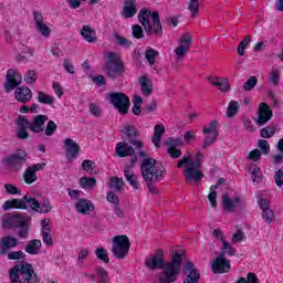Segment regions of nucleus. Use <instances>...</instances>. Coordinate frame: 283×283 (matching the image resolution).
Masks as SVG:
<instances>
[{
  "mask_svg": "<svg viewBox=\"0 0 283 283\" xmlns=\"http://www.w3.org/2000/svg\"><path fill=\"white\" fill-rule=\"evenodd\" d=\"M205 160V153L201 150L197 151L196 158L190 159L188 156H184L178 163V169H182L184 165H186L184 170V176L186 178V182H201L202 178H205V174H202V163Z\"/></svg>",
  "mask_w": 283,
  "mask_h": 283,
  "instance_id": "1",
  "label": "nucleus"
},
{
  "mask_svg": "<svg viewBox=\"0 0 283 283\" xmlns=\"http://www.w3.org/2000/svg\"><path fill=\"white\" fill-rule=\"evenodd\" d=\"M2 224L8 229H19L17 232L20 240H28L32 231V218L23 212L8 213L2 217Z\"/></svg>",
  "mask_w": 283,
  "mask_h": 283,
  "instance_id": "2",
  "label": "nucleus"
},
{
  "mask_svg": "<svg viewBox=\"0 0 283 283\" xmlns=\"http://www.w3.org/2000/svg\"><path fill=\"white\" fill-rule=\"evenodd\" d=\"M138 21L148 36H151L154 32L158 39L163 36V23L160 22V13L158 11L151 12L149 9H142L138 14Z\"/></svg>",
  "mask_w": 283,
  "mask_h": 283,
  "instance_id": "3",
  "label": "nucleus"
},
{
  "mask_svg": "<svg viewBox=\"0 0 283 283\" xmlns=\"http://www.w3.org/2000/svg\"><path fill=\"white\" fill-rule=\"evenodd\" d=\"M11 283H41L39 275L34 273V268L28 262L15 264L9 271Z\"/></svg>",
  "mask_w": 283,
  "mask_h": 283,
  "instance_id": "4",
  "label": "nucleus"
},
{
  "mask_svg": "<svg viewBox=\"0 0 283 283\" xmlns=\"http://www.w3.org/2000/svg\"><path fill=\"white\" fill-rule=\"evenodd\" d=\"M140 171H142V177L143 172L147 171V174L151 175V180H156V182H160L163 178H165V167L163 164L156 163V159L154 158H147L144 159V161L140 165Z\"/></svg>",
  "mask_w": 283,
  "mask_h": 283,
  "instance_id": "5",
  "label": "nucleus"
},
{
  "mask_svg": "<svg viewBox=\"0 0 283 283\" xmlns=\"http://www.w3.org/2000/svg\"><path fill=\"white\" fill-rule=\"evenodd\" d=\"M125 73V63L123 60H116V54L109 52L106 60V75L112 81L119 78Z\"/></svg>",
  "mask_w": 283,
  "mask_h": 283,
  "instance_id": "6",
  "label": "nucleus"
},
{
  "mask_svg": "<svg viewBox=\"0 0 283 283\" xmlns=\"http://www.w3.org/2000/svg\"><path fill=\"white\" fill-rule=\"evenodd\" d=\"M130 247L132 242H129V238L127 235H116L113 238L112 253L117 260H125V258H127V253H129Z\"/></svg>",
  "mask_w": 283,
  "mask_h": 283,
  "instance_id": "7",
  "label": "nucleus"
},
{
  "mask_svg": "<svg viewBox=\"0 0 283 283\" xmlns=\"http://www.w3.org/2000/svg\"><path fill=\"white\" fill-rule=\"evenodd\" d=\"M107 98L119 114L125 115L127 112H129V105H132V102L125 93L112 92L107 94Z\"/></svg>",
  "mask_w": 283,
  "mask_h": 283,
  "instance_id": "8",
  "label": "nucleus"
},
{
  "mask_svg": "<svg viewBox=\"0 0 283 283\" xmlns=\"http://www.w3.org/2000/svg\"><path fill=\"white\" fill-rule=\"evenodd\" d=\"M202 134L206 137L203 138L201 148L208 149V147H211V145L216 144V140L220 135V133L218 132V120L213 119L212 122H210L209 126L203 127Z\"/></svg>",
  "mask_w": 283,
  "mask_h": 283,
  "instance_id": "9",
  "label": "nucleus"
},
{
  "mask_svg": "<svg viewBox=\"0 0 283 283\" xmlns=\"http://www.w3.org/2000/svg\"><path fill=\"white\" fill-rule=\"evenodd\" d=\"M124 140H127L128 145H133L136 149H142L144 147L143 142L138 139V130L136 126L126 124L122 129Z\"/></svg>",
  "mask_w": 283,
  "mask_h": 283,
  "instance_id": "10",
  "label": "nucleus"
},
{
  "mask_svg": "<svg viewBox=\"0 0 283 283\" xmlns=\"http://www.w3.org/2000/svg\"><path fill=\"white\" fill-rule=\"evenodd\" d=\"M25 153H15L3 158L4 165H7L11 171H21L23 165H25Z\"/></svg>",
  "mask_w": 283,
  "mask_h": 283,
  "instance_id": "11",
  "label": "nucleus"
},
{
  "mask_svg": "<svg viewBox=\"0 0 283 283\" xmlns=\"http://www.w3.org/2000/svg\"><path fill=\"white\" fill-rule=\"evenodd\" d=\"M41 195H25L23 198L18 199L15 205L19 209L25 211V209H32V211H39L41 209Z\"/></svg>",
  "mask_w": 283,
  "mask_h": 283,
  "instance_id": "12",
  "label": "nucleus"
},
{
  "mask_svg": "<svg viewBox=\"0 0 283 283\" xmlns=\"http://www.w3.org/2000/svg\"><path fill=\"white\" fill-rule=\"evenodd\" d=\"M221 205L224 211H228L229 213H231V211H234L235 209H244V207H247V203L242 201V197L237 196L234 198H231L229 192L222 195Z\"/></svg>",
  "mask_w": 283,
  "mask_h": 283,
  "instance_id": "13",
  "label": "nucleus"
},
{
  "mask_svg": "<svg viewBox=\"0 0 283 283\" xmlns=\"http://www.w3.org/2000/svg\"><path fill=\"white\" fill-rule=\"evenodd\" d=\"M115 155L118 158H127L130 156V167L134 165H136V163H138V157H136V150L134 149V147L129 146V144L125 143V142H119L117 143L116 147H115Z\"/></svg>",
  "mask_w": 283,
  "mask_h": 283,
  "instance_id": "14",
  "label": "nucleus"
},
{
  "mask_svg": "<svg viewBox=\"0 0 283 283\" xmlns=\"http://www.w3.org/2000/svg\"><path fill=\"white\" fill-rule=\"evenodd\" d=\"M23 82V77L17 71L10 69L7 72L6 81H4V92L10 93L14 87H19Z\"/></svg>",
  "mask_w": 283,
  "mask_h": 283,
  "instance_id": "15",
  "label": "nucleus"
},
{
  "mask_svg": "<svg viewBox=\"0 0 283 283\" xmlns=\"http://www.w3.org/2000/svg\"><path fill=\"white\" fill-rule=\"evenodd\" d=\"M212 273L222 274L229 273L231 271V260L224 258V255L219 254L211 263Z\"/></svg>",
  "mask_w": 283,
  "mask_h": 283,
  "instance_id": "16",
  "label": "nucleus"
},
{
  "mask_svg": "<svg viewBox=\"0 0 283 283\" xmlns=\"http://www.w3.org/2000/svg\"><path fill=\"white\" fill-rule=\"evenodd\" d=\"M45 123H48V115H35L31 120L27 119L30 132L33 134H43L45 132Z\"/></svg>",
  "mask_w": 283,
  "mask_h": 283,
  "instance_id": "17",
  "label": "nucleus"
},
{
  "mask_svg": "<svg viewBox=\"0 0 283 283\" xmlns=\"http://www.w3.org/2000/svg\"><path fill=\"white\" fill-rule=\"evenodd\" d=\"M45 169V164H34L25 169L23 174V179L27 185H32L39 180L36 171H43Z\"/></svg>",
  "mask_w": 283,
  "mask_h": 283,
  "instance_id": "18",
  "label": "nucleus"
},
{
  "mask_svg": "<svg viewBox=\"0 0 283 283\" xmlns=\"http://www.w3.org/2000/svg\"><path fill=\"white\" fill-rule=\"evenodd\" d=\"M270 118H273V111L265 103H261L259 106L258 118L255 119L256 125L262 127L269 123Z\"/></svg>",
  "mask_w": 283,
  "mask_h": 283,
  "instance_id": "19",
  "label": "nucleus"
},
{
  "mask_svg": "<svg viewBox=\"0 0 283 283\" xmlns=\"http://www.w3.org/2000/svg\"><path fill=\"white\" fill-rule=\"evenodd\" d=\"M184 273H188L184 283H199L200 282V273H198V269L193 264L192 261H188L184 268Z\"/></svg>",
  "mask_w": 283,
  "mask_h": 283,
  "instance_id": "20",
  "label": "nucleus"
},
{
  "mask_svg": "<svg viewBox=\"0 0 283 283\" xmlns=\"http://www.w3.org/2000/svg\"><path fill=\"white\" fill-rule=\"evenodd\" d=\"M19 247V239L13 235L0 238V255H6L11 249Z\"/></svg>",
  "mask_w": 283,
  "mask_h": 283,
  "instance_id": "21",
  "label": "nucleus"
},
{
  "mask_svg": "<svg viewBox=\"0 0 283 283\" xmlns=\"http://www.w3.org/2000/svg\"><path fill=\"white\" fill-rule=\"evenodd\" d=\"M64 146L67 158H71V160H74L77 158L78 154H81V146L74 139L66 138L64 139Z\"/></svg>",
  "mask_w": 283,
  "mask_h": 283,
  "instance_id": "22",
  "label": "nucleus"
},
{
  "mask_svg": "<svg viewBox=\"0 0 283 283\" xmlns=\"http://www.w3.org/2000/svg\"><path fill=\"white\" fill-rule=\"evenodd\" d=\"M33 19L35 21V28L38 32H41L42 36H45V38L50 36L52 30L43 21V14H41V12L39 11H34Z\"/></svg>",
  "mask_w": 283,
  "mask_h": 283,
  "instance_id": "23",
  "label": "nucleus"
},
{
  "mask_svg": "<svg viewBox=\"0 0 283 283\" xmlns=\"http://www.w3.org/2000/svg\"><path fill=\"white\" fill-rule=\"evenodd\" d=\"M124 178H126L127 182L138 191L140 189V182L138 181V176L134 172V166H125L124 167Z\"/></svg>",
  "mask_w": 283,
  "mask_h": 283,
  "instance_id": "24",
  "label": "nucleus"
},
{
  "mask_svg": "<svg viewBox=\"0 0 283 283\" xmlns=\"http://www.w3.org/2000/svg\"><path fill=\"white\" fill-rule=\"evenodd\" d=\"M75 209L77 213H82V216H90V213L94 211V203L87 199H77Z\"/></svg>",
  "mask_w": 283,
  "mask_h": 283,
  "instance_id": "25",
  "label": "nucleus"
},
{
  "mask_svg": "<svg viewBox=\"0 0 283 283\" xmlns=\"http://www.w3.org/2000/svg\"><path fill=\"white\" fill-rule=\"evenodd\" d=\"M14 98L18 103H30L32 101V90L28 87H17L14 91Z\"/></svg>",
  "mask_w": 283,
  "mask_h": 283,
  "instance_id": "26",
  "label": "nucleus"
},
{
  "mask_svg": "<svg viewBox=\"0 0 283 283\" xmlns=\"http://www.w3.org/2000/svg\"><path fill=\"white\" fill-rule=\"evenodd\" d=\"M17 125H18V133H17L18 138H20V140H25L30 138V134H28V130H25V129H29L28 119L25 118V116H20L17 122Z\"/></svg>",
  "mask_w": 283,
  "mask_h": 283,
  "instance_id": "27",
  "label": "nucleus"
},
{
  "mask_svg": "<svg viewBox=\"0 0 283 283\" xmlns=\"http://www.w3.org/2000/svg\"><path fill=\"white\" fill-rule=\"evenodd\" d=\"M41 247H43L41 240L32 239L24 245V251L29 255H39L41 253Z\"/></svg>",
  "mask_w": 283,
  "mask_h": 283,
  "instance_id": "28",
  "label": "nucleus"
},
{
  "mask_svg": "<svg viewBox=\"0 0 283 283\" xmlns=\"http://www.w3.org/2000/svg\"><path fill=\"white\" fill-rule=\"evenodd\" d=\"M136 12H138L136 0H125L122 15L125 17V19H132L136 17Z\"/></svg>",
  "mask_w": 283,
  "mask_h": 283,
  "instance_id": "29",
  "label": "nucleus"
},
{
  "mask_svg": "<svg viewBox=\"0 0 283 283\" xmlns=\"http://www.w3.org/2000/svg\"><path fill=\"white\" fill-rule=\"evenodd\" d=\"M80 34L87 43H96L98 41V38H96V31L87 24L82 27Z\"/></svg>",
  "mask_w": 283,
  "mask_h": 283,
  "instance_id": "30",
  "label": "nucleus"
},
{
  "mask_svg": "<svg viewBox=\"0 0 283 283\" xmlns=\"http://www.w3.org/2000/svg\"><path fill=\"white\" fill-rule=\"evenodd\" d=\"M139 84H140L142 94L144 96H151V94H154V83L151 82V78L145 75L140 76Z\"/></svg>",
  "mask_w": 283,
  "mask_h": 283,
  "instance_id": "31",
  "label": "nucleus"
},
{
  "mask_svg": "<svg viewBox=\"0 0 283 283\" xmlns=\"http://www.w3.org/2000/svg\"><path fill=\"white\" fill-rule=\"evenodd\" d=\"M208 81H210L211 85L219 87L221 92H229L231 90V85L227 77H208Z\"/></svg>",
  "mask_w": 283,
  "mask_h": 283,
  "instance_id": "32",
  "label": "nucleus"
},
{
  "mask_svg": "<svg viewBox=\"0 0 283 283\" xmlns=\"http://www.w3.org/2000/svg\"><path fill=\"white\" fill-rule=\"evenodd\" d=\"M108 189L116 191V193H123V189H125V181L123 178L112 177L107 182Z\"/></svg>",
  "mask_w": 283,
  "mask_h": 283,
  "instance_id": "33",
  "label": "nucleus"
},
{
  "mask_svg": "<svg viewBox=\"0 0 283 283\" xmlns=\"http://www.w3.org/2000/svg\"><path fill=\"white\" fill-rule=\"evenodd\" d=\"M165 134V126L164 125H156L155 126V133L153 136V145L158 149L160 147V140L163 138V135Z\"/></svg>",
  "mask_w": 283,
  "mask_h": 283,
  "instance_id": "34",
  "label": "nucleus"
},
{
  "mask_svg": "<svg viewBox=\"0 0 283 283\" xmlns=\"http://www.w3.org/2000/svg\"><path fill=\"white\" fill-rule=\"evenodd\" d=\"M250 171H252V182H256V184L262 182V179L264 178V176H262V170L260 169V167H258V165L251 164Z\"/></svg>",
  "mask_w": 283,
  "mask_h": 283,
  "instance_id": "35",
  "label": "nucleus"
},
{
  "mask_svg": "<svg viewBox=\"0 0 283 283\" xmlns=\"http://www.w3.org/2000/svg\"><path fill=\"white\" fill-rule=\"evenodd\" d=\"M80 187H82V189H94V187H96V178L94 177H82L80 179Z\"/></svg>",
  "mask_w": 283,
  "mask_h": 283,
  "instance_id": "36",
  "label": "nucleus"
},
{
  "mask_svg": "<svg viewBox=\"0 0 283 283\" xmlns=\"http://www.w3.org/2000/svg\"><path fill=\"white\" fill-rule=\"evenodd\" d=\"M38 103H41L42 105H54V97L51 95H48L43 91L38 92Z\"/></svg>",
  "mask_w": 283,
  "mask_h": 283,
  "instance_id": "37",
  "label": "nucleus"
},
{
  "mask_svg": "<svg viewBox=\"0 0 283 283\" xmlns=\"http://www.w3.org/2000/svg\"><path fill=\"white\" fill-rule=\"evenodd\" d=\"M143 178L148 187L149 193L156 195L158 193V189L154 186V181L151 180V174L147 172V170L143 171Z\"/></svg>",
  "mask_w": 283,
  "mask_h": 283,
  "instance_id": "38",
  "label": "nucleus"
},
{
  "mask_svg": "<svg viewBox=\"0 0 283 283\" xmlns=\"http://www.w3.org/2000/svg\"><path fill=\"white\" fill-rule=\"evenodd\" d=\"M96 275H97V283H112L109 282V273L105 268H97L96 269Z\"/></svg>",
  "mask_w": 283,
  "mask_h": 283,
  "instance_id": "39",
  "label": "nucleus"
},
{
  "mask_svg": "<svg viewBox=\"0 0 283 283\" xmlns=\"http://www.w3.org/2000/svg\"><path fill=\"white\" fill-rule=\"evenodd\" d=\"M240 112V104L238 101H231L227 108V116L228 118H233Z\"/></svg>",
  "mask_w": 283,
  "mask_h": 283,
  "instance_id": "40",
  "label": "nucleus"
},
{
  "mask_svg": "<svg viewBox=\"0 0 283 283\" xmlns=\"http://www.w3.org/2000/svg\"><path fill=\"white\" fill-rule=\"evenodd\" d=\"M222 248H221V252L219 253V255H230L233 256L235 255V249H233V245H231V243L226 241H222Z\"/></svg>",
  "mask_w": 283,
  "mask_h": 283,
  "instance_id": "41",
  "label": "nucleus"
},
{
  "mask_svg": "<svg viewBox=\"0 0 283 283\" xmlns=\"http://www.w3.org/2000/svg\"><path fill=\"white\" fill-rule=\"evenodd\" d=\"M52 211V203H50V199L45 198L42 201L40 200V208L35 210L36 213H50Z\"/></svg>",
  "mask_w": 283,
  "mask_h": 283,
  "instance_id": "42",
  "label": "nucleus"
},
{
  "mask_svg": "<svg viewBox=\"0 0 283 283\" xmlns=\"http://www.w3.org/2000/svg\"><path fill=\"white\" fill-rule=\"evenodd\" d=\"M114 39L117 41V45H119V48H130L132 45V40L122 36L118 32L114 33Z\"/></svg>",
  "mask_w": 283,
  "mask_h": 283,
  "instance_id": "43",
  "label": "nucleus"
},
{
  "mask_svg": "<svg viewBox=\"0 0 283 283\" xmlns=\"http://www.w3.org/2000/svg\"><path fill=\"white\" fill-rule=\"evenodd\" d=\"M165 145L168 147V149H176L177 147H182V139L180 137H168Z\"/></svg>",
  "mask_w": 283,
  "mask_h": 283,
  "instance_id": "44",
  "label": "nucleus"
},
{
  "mask_svg": "<svg viewBox=\"0 0 283 283\" xmlns=\"http://www.w3.org/2000/svg\"><path fill=\"white\" fill-rule=\"evenodd\" d=\"M95 255L97 260H101L105 264H109V256L107 255V251L103 248H97L95 250Z\"/></svg>",
  "mask_w": 283,
  "mask_h": 283,
  "instance_id": "45",
  "label": "nucleus"
},
{
  "mask_svg": "<svg viewBox=\"0 0 283 283\" xmlns=\"http://www.w3.org/2000/svg\"><path fill=\"white\" fill-rule=\"evenodd\" d=\"M158 56V51L154 49L146 50L145 59L148 61L149 65H154L156 63V57Z\"/></svg>",
  "mask_w": 283,
  "mask_h": 283,
  "instance_id": "46",
  "label": "nucleus"
},
{
  "mask_svg": "<svg viewBox=\"0 0 283 283\" xmlns=\"http://www.w3.org/2000/svg\"><path fill=\"white\" fill-rule=\"evenodd\" d=\"M258 147L261 149V154L264 156H269L271 153V146L269 145V142L266 139H259L258 140Z\"/></svg>",
  "mask_w": 283,
  "mask_h": 283,
  "instance_id": "47",
  "label": "nucleus"
},
{
  "mask_svg": "<svg viewBox=\"0 0 283 283\" xmlns=\"http://www.w3.org/2000/svg\"><path fill=\"white\" fill-rule=\"evenodd\" d=\"M132 36H134V39H145V32L143 31V27H140L139 24H133Z\"/></svg>",
  "mask_w": 283,
  "mask_h": 283,
  "instance_id": "48",
  "label": "nucleus"
},
{
  "mask_svg": "<svg viewBox=\"0 0 283 283\" xmlns=\"http://www.w3.org/2000/svg\"><path fill=\"white\" fill-rule=\"evenodd\" d=\"M59 129V126H56V123L54 120H49L46 124V127L44 126V134L45 136H54V132Z\"/></svg>",
  "mask_w": 283,
  "mask_h": 283,
  "instance_id": "49",
  "label": "nucleus"
},
{
  "mask_svg": "<svg viewBox=\"0 0 283 283\" xmlns=\"http://www.w3.org/2000/svg\"><path fill=\"white\" fill-rule=\"evenodd\" d=\"M262 219L266 224H271V222L275 220V213L273 210H271V208L268 210H262Z\"/></svg>",
  "mask_w": 283,
  "mask_h": 283,
  "instance_id": "50",
  "label": "nucleus"
},
{
  "mask_svg": "<svg viewBox=\"0 0 283 283\" xmlns=\"http://www.w3.org/2000/svg\"><path fill=\"white\" fill-rule=\"evenodd\" d=\"M261 138H271L275 136V127L274 126H266L261 129L260 132Z\"/></svg>",
  "mask_w": 283,
  "mask_h": 283,
  "instance_id": "51",
  "label": "nucleus"
},
{
  "mask_svg": "<svg viewBox=\"0 0 283 283\" xmlns=\"http://www.w3.org/2000/svg\"><path fill=\"white\" fill-rule=\"evenodd\" d=\"M8 260H25V254L23 251L19 250V251H9L8 253H6Z\"/></svg>",
  "mask_w": 283,
  "mask_h": 283,
  "instance_id": "52",
  "label": "nucleus"
},
{
  "mask_svg": "<svg viewBox=\"0 0 283 283\" xmlns=\"http://www.w3.org/2000/svg\"><path fill=\"white\" fill-rule=\"evenodd\" d=\"M188 10H190L191 17H196V14L200 12V2H198V0H190Z\"/></svg>",
  "mask_w": 283,
  "mask_h": 283,
  "instance_id": "53",
  "label": "nucleus"
},
{
  "mask_svg": "<svg viewBox=\"0 0 283 283\" xmlns=\"http://www.w3.org/2000/svg\"><path fill=\"white\" fill-rule=\"evenodd\" d=\"M4 189L8 196H21V189H19L17 186L12 184H6Z\"/></svg>",
  "mask_w": 283,
  "mask_h": 283,
  "instance_id": "54",
  "label": "nucleus"
},
{
  "mask_svg": "<svg viewBox=\"0 0 283 283\" xmlns=\"http://www.w3.org/2000/svg\"><path fill=\"white\" fill-rule=\"evenodd\" d=\"M262 159V150L255 148L248 154V160H252V163H258Z\"/></svg>",
  "mask_w": 283,
  "mask_h": 283,
  "instance_id": "55",
  "label": "nucleus"
},
{
  "mask_svg": "<svg viewBox=\"0 0 283 283\" xmlns=\"http://www.w3.org/2000/svg\"><path fill=\"white\" fill-rule=\"evenodd\" d=\"M255 85H258V77L251 76V77L243 84V90H244L245 92H251V90H253V87H255Z\"/></svg>",
  "mask_w": 283,
  "mask_h": 283,
  "instance_id": "56",
  "label": "nucleus"
},
{
  "mask_svg": "<svg viewBox=\"0 0 283 283\" xmlns=\"http://www.w3.org/2000/svg\"><path fill=\"white\" fill-rule=\"evenodd\" d=\"M189 52L188 46H181L179 45L178 48L175 49V54L177 56V61H182L185 59V55Z\"/></svg>",
  "mask_w": 283,
  "mask_h": 283,
  "instance_id": "57",
  "label": "nucleus"
},
{
  "mask_svg": "<svg viewBox=\"0 0 283 283\" xmlns=\"http://www.w3.org/2000/svg\"><path fill=\"white\" fill-rule=\"evenodd\" d=\"M24 81L29 85H32V83H36V71L30 70L24 75Z\"/></svg>",
  "mask_w": 283,
  "mask_h": 283,
  "instance_id": "58",
  "label": "nucleus"
},
{
  "mask_svg": "<svg viewBox=\"0 0 283 283\" xmlns=\"http://www.w3.org/2000/svg\"><path fill=\"white\" fill-rule=\"evenodd\" d=\"M50 233H52V231H41L42 241L44 244H46V247L54 245V241L52 240V235H50Z\"/></svg>",
  "mask_w": 283,
  "mask_h": 283,
  "instance_id": "59",
  "label": "nucleus"
},
{
  "mask_svg": "<svg viewBox=\"0 0 283 283\" xmlns=\"http://www.w3.org/2000/svg\"><path fill=\"white\" fill-rule=\"evenodd\" d=\"M191 35H189V33H185L180 40H179V43L182 48H188V50H190L191 48Z\"/></svg>",
  "mask_w": 283,
  "mask_h": 283,
  "instance_id": "60",
  "label": "nucleus"
},
{
  "mask_svg": "<svg viewBox=\"0 0 283 283\" xmlns=\"http://www.w3.org/2000/svg\"><path fill=\"white\" fill-rule=\"evenodd\" d=\"M90 113L92 116H95V118H101L103 112L101 111V107L94 103L88 105Z\"/></svg>",
  "mask_w": 283,
  "mask_h": 283,
  "instance_id": "61",
  "label": "nucleus"
},
{
  "mask_svg": "<svg viewBox=\"0 0 283 283\" xmlns=\"http://www.w3.org/2000/svg\"><path fill=\"white\" fill-rule=\"evenodd\" d=\"M106 199L108 202H111V205H115V207H118V205H120V199H118V196H116L114 191L107 192Z\"/></svg>",
  "mask_w": 283,
  "mask_h": 283,
  "instance_id": "62",
  "label": "nucleus"
},
{
  "mask_svg": "<svg viewBox=\"0 0 283 283\" xmlns=\"http://www.w3.org/2000/svg\"><path fill=\"white\" fill-rule=\"evenodd\" d=\"M275 185L281 188L283 186V170L279 169L274 172Z\"/></svg>",
  "mask_w": 283,
  "mask_h": 283,
  "instance_id": "63",
  "label": "nucleus"
},
{
  "mask_svg": "<svg viewBox=\"0 0 283 283\" xmlns=\"http://www.w3.org/2000/svg\"><path fill=\"white\" fill-rule=\"evenodd\" d=\"M258 205L262 211L271 209V201L269 199L261 198L258 200Z\"/></svg>",
  "mask_w": 283,
  "mask_h": 283,
  "instance_id": "64",
  "label": "nucleus"
}]
</instances>
